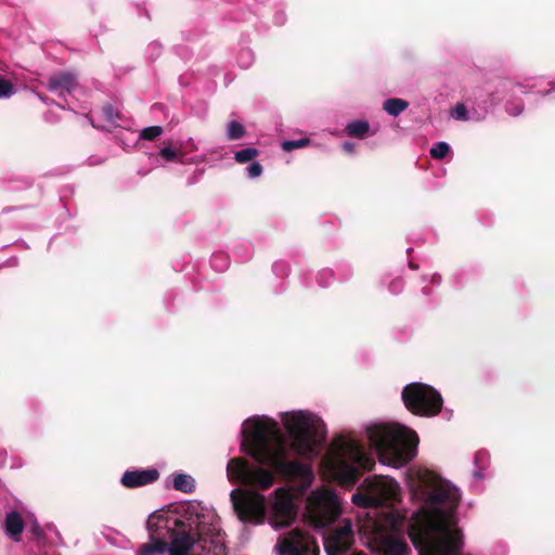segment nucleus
Wrapping results in <instances>:
<instances>
[{
    "instance_id": "obj_27",
    "label": "nucleus",
    "mask_w": 555,
    "mask_h": 555,
    "mask_svg": "<svg viewBox=\"0 0 555 555\" xmlns=\"http://www.w3.org/2000/svg\"><path fill=\"white\" fill-rule=\"evenodd\" d=\"M163 133V128L160 126H151L144 128L141 133L140 138L146 141H154Z\"/></svg>"
},
{
    "instance_id": "obj_7",
    "label": "nucleus",
    "mask_w": 555,
    "mask_h": 555,
    "mask_svg": "<svg viewBox=\"0 0 555 555\" xmlns=\"http://www.w3.org/2000/svg\"><path fill=\"white\" fill-rule=\"evenodd\" d=\"M306 508L307 518L314 528H325L340 515L338 498L328 489L311 492Z\"/></svg>"
},
{
    "instance_id": "obj_28",
    "label": "nucleus",
    "mask_w": 555,
    "mask_h": 555,
    "mask_svg": "<svg viewBox=\"0 0 555 555\" xmlns=\"http://www.w3.org/2000/svg\"><path fill=\"white\" fill-rule=\"evenodd\" d=\"M13 83L0 77V98H9L13 94Z\"/></svg>"
},
{
    "instance_id": "obj_32",
    "label": "nucleus",
    "mask_w": 555,
    "mask_h": 555,
    "mask_svg": "<svg viewBox=\"0 0 555 555\" xmlns=\"http://www.w3.org/2000/svg\"><path fill=\"white\" fill-rule=\"evenodd\" d=\"M102 112L105 118L109 121H115V119L118 117V113L115 112L113 105L111 104H106L105 106H103Z\"/></svg>"
},
{
    "instance_id": "obj_21",
    "label": "nucleus",
    "mask_w": 555,
    "mask_h": 555,
    "mask_svg": "<svg viewBox=\"0 0 555 555\" xmlns=\"http://www.w3.org/2000/svg\"><path fill=\"white\" fill-rule=\"evenodd\" d=\"M173 488L184 493H191L195 490V480L186 474H178L173 478Z\"/></svg>"
},
{
    "instance_id": "obj_25",
    "label": "nucleus",
    "mask_w": 555,
    "mask_h": 555,
    "mask_svg": "<svg viewBox=\"0 0 555 555\" xmlns=\"http://www.w3.org/2000/svg\"><path fill=\"white\" fill-rule=\"evenodd\" d=\"M309 143H310V139L302 138V139H299V140H286V141H283L281 146H282L283 151L291 152V151L296 150V149L305 147V146L309 145Z\"/></svg>"
},
{
    "instance_id": "obj_29",
    "label": "nucleus",
    "mask_w": 555,
    "mask_h": 555,
    "mask_svg": "<svg viewBox=\"0 0 555 555\" xmlns=\"http://www.w3.org/2000/svg\"><path fill=\"white\" fill-rule=\"evenodd\" d=\"M159 155L167 162H175L178 159L179 153L171 149L170 146H165L160 149Z\"/></svg>"
},
{
    "instance_id": "obj_24",
    "label": "nucleus",
    "mask_w": 555,
    "mask_h": 555,
    "mask_svg": "<svg viewBox=\"0 0 555 555\" xmlns=\"http://www.w3.org/2000/svg\"><path fill=\"white\" fill-rule=\"evenodd\" d=\"M245 128L238 121H231L228 125L227 137L229 140H238L245 135Z\"/></svg>"
},
{
    "instance_id": "obj_11",
    "label": "nucleus",
    "mask_w": 555,
    "mask_h": 555,
    "mask_svg": "<svg viewBox=\"0 0 555 555\" xmlns=\"http://www.w3.org/2000/svg\"><path fill=\"white\" fill-rule=\"evenodd\" d=\"M175 529L168 544L169 555H192V551L198 542L193 533L192 524L185 529V522L180 519L173 520Z\"/></svg>"
},
{
    "instance_id": "obj_20",
    "label": "nucleus",
    "mask_w": 555,
    "mask_h": 555,
    "mask_svg": "<svg viewBox=\"0 0 555 555\" xmlns=\"http://www.w3.org/2000/svg\"><path fill=\"white\" fill-rule=\"evenodd\" d=\"M370 131V124L365 120H356L345 127L348 137L363 139Z\"/></svg>"
},
{
    "instance_id": "obj_16",
    "label": "nucleus",
    "mask_w": 555,
    "mask_h": 555,
    "mask_svg": "<svg viewBox=\"0 0 555 555\" xmlns=\"http://www.w3.org/2000/svg\"><path fill=\"white\" fill-rule=\"evenodd\" d=\"M146 529L150 538H152V533H155V535L163 537L164 541H167V539H171L175 526H170V519L168 517L153 514L146 521Z\"/></svg>"
},
{
    "instance_id": "obj_18",
    "label": "nucleus",
    "mask_w": 555,
    "mask_h": 555,
    "mask_svg": "<svg viewBox=\"0 0 555 555\" xmlns=\"http://www.w3.org/2000/svg\"><path fill=\"white\" fill-rule=\"evenodd\" d=\"M168 553V542L163 537L152 533V538L147 543L142 544L138 550V555H156Z\"/></svg>"
},
{
    "instance_id": "obj_3",
    "label": "nucleus",
    "mask_w": 555,
    "mask_h": 555,
    "mask_svg": "<svg viewBox=\"0 0 555 555\" xmlns=\"http://www.w3.org/2000/svg\"><path fill=\"white\" fill-rule=\"evenodd\" d=\"M366 436L379 461L387 465L401 467L416 455L417 436L402 426L373 425L367 427Z\"/></svg>"
},
{
    "instance_id": "obj_15",
    "label": "nucleus",
    "mask_w": 555,
    "mask_h": 555,
    "mask_svg": "<svg viewBox=\"0 0 555 555\" xmlns=\"http://www.w3.org/2000/svg\"><path fill=\"white\" fill-rule=\"evenodd\" d=\"M159 472L156 468L126 470L121 477V485L125 488L133 489L151 485L157 481Z\"/></svg>"
},
{
    "instance_id": "obj_13",
    "label": "nucleus",
    "mask_w": 555,
    "mask_h": 555,
    "mask_svg": "<svg viewBox=\"0 0 555 555\" xmlns=\"http://www.w3.org/2000/svg\"><path fill=\"white\" fill-rule=\"evenodd\" d=\"M276 499L273 503V520L278 527H288L295 519L296 511L288 493L279 488L275 490Z\"/></svg>"
},
{
    "instance_id": "obj_26",
    "label": "nucleus",
    "mask_w": 555,
    "mask_h": 555,
    "mask_svg": "<svg viewBox=\"0 0 555 555\" xmlns=\"http://www.w3.org/2000/svg\"><path fill=\"white\" fill-rule=\"evenodd\" d=\"M450 151V146L446 142H438L430 149V156L435 159L444 158Z\"/></svg>"
},
{
    "instance_id": "obj_8",
    "label": "nucleus",
    "mask_w": 555,
    "mask_h": 555,
    "mask_svg": "<svg viewBox=\"0 0 555 555\" xmlns=\"http://www.w3.org/2000/svg\"><path fill=\"white\" fill-rule=\"evenodd\" d=\"M193 533L198 542L197 555H225L219 520L214 516L196 514Z\"/></svg>"
},
{
    "instance_id": "obj_6",
    "label": "nucleus",
    "mask_w": 555,
    "mask_h": 555,
    "mask_svg": "<svg viewBox=\"0 0 555 555\" xmlns=\"http://www.w3.org/2000/svg\"><path fill=\"white\" fill-rule=\"evenodd\" d=\"M361 492L353 494L352 502L362 507H378L398 501L400 487L389 477L374 476L362 482Z\"/></svg>"
},
{
    "instance_id": "obj_5",
    "label": "nucleus",
    "mask_w": 555,
    "mask_h": 555,
    "mask_svg": "<svg viewBox=\"0 0 555 555\" xmlns=\"http://www.w3.org/2000/svg\"><path fill=\"white\" fill-rule=\"evenodd\" d=\"M404 406L414 415L433 417L442 410L443 399L431 386L423 383H411L401 392Z\"/></svg>"
},
{
    "instance_id": "obj_14",
    "label": "nucleus",
    "mask_w": 555,
    "mask_h": 555,
    "mask_svg": "<svg viewBox=\"0 0 555 555\" xmlns=\"http://www.w3.org/2000/svg\"><path fill=\"white\" fill-rule=\"evenodd\" d=\"M378 555H408L410 547L402 539L391 534H380L373 541Z\"/></svg>"
},
{
    "instance_id": "obj_4",
    "label": "nucleus",
    "mask_w": 555,
    "mask_h": 555,
    "mask_svg": "<svg viewBox=\"0 0 555 555\" xmlns=\"http://www.w3.org/2000/svg\"><path fill=\"white\" fill-rule=\"evenodd\" d=\"M422 483L428 489V502L433 505H441L444 508L434 507L430 512H427L418 517H416L410 525L408 529V534L410 535L411 528L435 513L436 511H441L448 513L452 516L454 520V528L456 527V517L454 515V511L457 507L460 501V493L455 487H452L446 480H442L437 475L426 472L421 477Z\"/></svg>"
},
{
    "instance_id": "obj_10",
    "label": "nucleus",
    "mask_w": 555,
    "mask_h": 555,
    "mask_svg": "<svg viewBox=\"0 0 555 555\" xmlns=\"http://www.w3.org/2000/svg\"><path fill=\"white\" fill-rule=\"evenodd\" d=\"M281 555H320L317 540L298 528L289 531L280 545Z\"/></svg>"
},
{
    "instance_id": "obj_30",
    "label": "nucleus",
    "mask_w": 555,
    "mask_h": 555,
    "mask_svg": "<svg viewBox=\"0 0 555 555\" xmlns=\"http://www.w3.org/2000/svg\"><path fill=\"white\" fill-rule=\"evenodd\" d=\"M452 116L459 120L467 119V108L463 103H457L452 112Z\"/></svg>"
},
{
    "instance_id": "obj_9",
    "label": "nucleus",
    "mask_w": 555,
    "mask_h": 555,
    "mask_svg": "<svg viewBox=\"0 0 555 555\" xmlns=\"http://www.w3.org/2000/svg\"><path fill=\"white\" fill-rule=\"evenodd\" d=\"M234 511L243 522L262 524L266 517L264 496L256 491L235 489L230 494Z\"/></svg>"
},
{
    "instance_id": "obj_1",
    "label": "nucleus",
    "mask_w": 555,
    "mask_h": 555,
    "mask_svg": "<svg viewBox=\"0 0 555 555\" xmlns=\"http://www.w3.org/2000/svg\"><path fill=\"white\" fill-rule=\"evenodd\" d=\"M249 429L243 428L242 450L258 465H253L243 457H233L227 466L231 482H238L256 490H267L274 483L275 475L285 480L299 481L309 487L313 473L309 465L288 459V450L297 455L310 457L325 439L324 422L308 412L298 411L284 420L292 441L287 444L274 421L258 417L245 422Z\"/></svg>"
},
{
    "instance_id": "obj_23",
    "label": "nucleus",
    "mask_w": 555,
    "mask_h": 555,
    "mask_svg": "<svg viewBox=\"0 0 555 555\" xmlns=\"http://www.w3.org/2000/svg\"><path fill=\"white\" fill-rule=\"evenodd\" d=\"M258 155H259V151L257 149L247 147V149L237 151L234 154V159L240 164H245L247 162L253 160Z\"/></svg>"
},
{
    "instance_id": "obj_22",
    "label": "nucleus",
    "mask_w": 555,
    "mask_h": 555,
    "mask_svg": "<svg viewBox=\"0 0 555 555\" xmlns=\"http://www.w3.org/2000/svg\"><path fill=\"white\" fill-rule=\"evenodd\" d=\"M409 106V102L403 100V99H399V98H391V99H388L384 102L383 104V108L391 116H398L400 115L403 111H405Z\"/></svg>"
},
{
    "instance_id": "obj_19",
    "label": "nucleus",
    "mask_w": 555,
    "mask_h": 555,
    "mask_svg": "<svg viewBox=\"0 0 555 555\" xmlns=\"http://www.w3.org/2000/svg\"><path fill=\"white\" fill-rule=\"evenodd\" d=\"M25 522L17 512H11L5 517V530L12 538H17L23 532Z\"/></svg>"
},
{
    "instance_id": "obj_33",
    "label": "nucleus",
    "mask_w": 555,
    "mask_h": 555,
    "mask_svg": "<svg viewBox=\"0 0 555 555\" xmlns=\"http://www.w3.org/2000/svg\"><path fill=\"white\" fill-rule=\"evenodd\" d=\"M344 150L351 153L353 152V145L349 142L344 143Z\"/></svg>"
},
{
    "instance_id": "obj_12",
    "label": "nucleus",
    "mask_w": 555,
    "mask_h": 555,
    "mask_svg": "<svg viewBox=\"0 0 555 555\" xmlns=\"http://www.w3.org/2000/svg\"><path fill=\"white\" fill-rule=\"evenodd\" d=\"M354 542L350 521H345L339 528L324 535L323 544L327 555H344Z\"/></svg>"
},
{
    "instance_id": "obj_17",
    "label": "nucleus",
    "mask_w": 555,
    "mask_h": 555,
    "mask_svg": "<svg viewBox=\"0 0 555 555\" xmlns=\"http://www.w3.org/2000/svg\"><path fill=\"white\" fill-rule=\"evenodd\" d=\"M76 87L74 75L70 73H60L49 78L48 89L52 92H70Z\"/></svg>"
},
{
    "instance_id": "obj_2",
    "label": "nucleus",
    "mask_w": 555,
    "mask_h": 555,
    "mask_svg": "<svg viewBox=\"0 0 555 555\" xmlns=\"http://www.w3.org/2000/svg\"><path fill=\"white\" fill-rule=\"evenodd\" d=\"M331 477L344 487H352L364 472L375 466L373 457L354 439L337 438L331 451L322 460Z\"/></svg>"
},
{
    "instance_id": "obj_34",
    "label": "nucleus",
    "mask_w": 555,
    "mask_h": 555,
    "mask_svg": "<svg viewBox=\"0 0 555 555\" xmlns=\"http://www.w3.org/2000/svg\"><path fill=\"white\" fill-rule=\"evenodd\" d=\"M521 112H522V107H517V108H515V112H513L512 114L516 116V115H519Z\"/></svg>"
},
{
    "instance_id": "obj_31",
    "label": "nucleus",
    "mask_w": 555,
    "mask_h": 555,
    "mask_svg": "<svg viewBox=\"0 0 555 555\" xmlns=\"http://www.w3.org/2000/svg\"><path fill=\"white\" fill-rule=\"evenodd\" d=\"M262 166L258 162H254L247 167L248 176L250 178L259 177L262 173Z\"/></svg>"
}]
</instances>
